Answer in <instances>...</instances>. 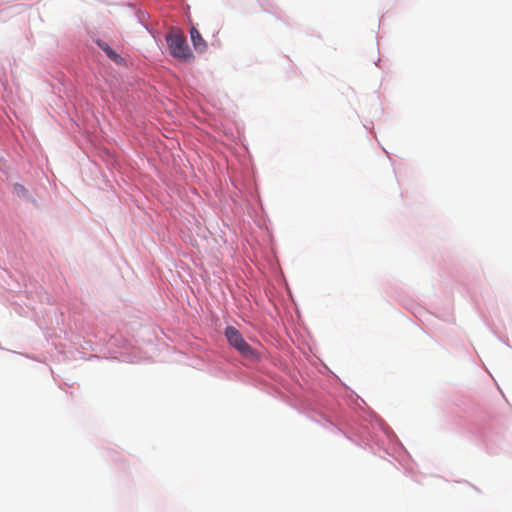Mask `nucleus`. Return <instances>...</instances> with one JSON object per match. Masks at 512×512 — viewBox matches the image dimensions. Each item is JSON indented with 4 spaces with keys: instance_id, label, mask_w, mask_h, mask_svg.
<instances>
[{
    "instance_id": "f257e3e1",
    "label": "nucleus",
    "mask_w": 512,
    "mask_h": 512,
    "mask_svg": "<svg viewBox=\"0 0 512 512\" xmlns=\"http://www.w3.org/2000/svg\"><path fill=\"white\" fill-rule=\"evenodd\" d=\"M225 336L229 344L234 347L243 357L254 360L257 358L256 351L244 340L242 334L233 326H227Z\"/></svg>"
},
{
    "instance_id": "f03ea898",
    "label": "nucleus",
    "mask_w": 512,
    "mask_h": 512,
    "mask_svg": "<svg viewBox=\"0 0 512 512\" xmlns=\"http://www.w3.org/2000/svg\"><path fill=\"white\" fill-rule=\"evenodd\" d=\"M167 44L171 55L182 60H190L193 54L186 43L185 37L180 33H170L167 36Z\"/></svg>"
},
{
    "instance_id": "7ed1b4c3",
    "label": "nucleus",
    "mask_w": 512,
    "mask_h": 512,
    "mask_svg": "<svg viewBox=\"0 0 512 512\" xmlns=\"http://www.w3.org/2000/svg\"><path fill=\"white\" fill-rule=\"evenodd\" d=\"M191 40L193 42L194 48L200 52L205 51L206 49V43L203 40L202 36L200 35L199 31L192 27L190 31Z\"/></svg>"
},
{
    "instance_id": "20e7f679",
    "label": "nucleus",
    "mask_w": 512,
    "mask_h": 512,
    "mask_svg": "<svg viewBox=\"0 0 512 512\" xmlns=\"http://www.w3.org/2000/svg\"><path fill=\"white\" fill-rule=\"evenodd\" d=\"M98 46L106 53V55L114 62H119L122 58L110 48V46L104 41H97Z\"/></svg>"
},
{
    "instance_id": "39448f33",
    "label": "nucleus",
    "mask_w": 512,
    "mask_h": 512,
    "mask_svg": "<svg viewBox=\"0 0 512 512\" xmlns=\"http://www.w3.org/2000/svg\"><path fill=\"white\" fill-rule=\"evenodd\" d=\"M14 192L21 197H24L28 194L27 189L23 185L18 183L14 185Z\"/></svg>"
}]
</instances>
